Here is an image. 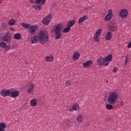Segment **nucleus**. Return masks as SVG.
<instances>
[{
  "label": "nucleus",
  "instance_id": "obj_46",
  "mask_svg": "<svg viewBox=\"0 0 131 131\" xmlns=\"http://www.w3.org/2000/svg\"><path fill=\"white\" fill-rule=\"evenodd\" d=\"M5 27V26L4 25H2V27H3V28H4V27Z\"/></svg>",
  "mask_w": 131,
  "mask_h": 131
},
{
  "label": "nucleus",
  "instance_id": "obj_6",
  "mask_svg": "<svg viewBox=\"0 0 131 131\" xmlns=\"http://www.w3.org/2000/svg\"><path fill=\"white\" fill-rule=\"evenodd\" d=\"M19 92L17 90L15 91L13 89H10V96L14 98L19 95Z\"/></svg>",
  "mask_w": 131,
  "mask_h": 131
},
{
  "label": "nucleus",
  "instance_id": "obj_29",
  "mask_svg": "<svg viewBox=\"0 0 131 131\" xmlns=\"http://www.w3.org/2000/svg\"><path fill=\"white\" fill-rule=\"evenodd\" d=\"M11 47L8 45L6 46L5 47L4 52V53H6L7 51H9Z\"/></svg>",
  "mask_w": 131,
  "mask_h": 131
},
{
  "label": "nucleus",
  "instance_id": "obj_26",
  "mask_svg": "<svg viewBox=\"0 0 131 131\" xmlns=\"http://www.w3.org/2000/svg\"><path fill=\"white\" fill-rule=\"evenodd\" d=\"M66 27L63 30V32L64 33H67L70 30L71 28L68 26L67 25Z\"/></svg>",
  "mask_w": 131,
  "mask_h": 131
},
{
  "label": "nucleus",
  "instance_id": "obj_45",
  "mask_svg": "<svg viewBox=\"0 0 131 131\" xmlns=\"http://www.w3.org/2000/svg\"><path fill=\"white\" fill-rule=\"evenodd\" d=\"M121 105H123V102H121Z\"/></svg>",
  "mask_w": 131,
  "mask_h": 131
},
{
  "label": "nucleus",
  "instance_id": "obj_15",
  "mask_svg": "<svg viewBox=\"0 0 131 131\" xmlns=\"http://www.w3.org/2000/svg\"><path fill=\"white\" fill-rule=\"evenodd\" d=\"M116 24L113 23L110 26V27H111V28L110 29L111 30V31H115L117 28Z\"/></svg>",
  "mask_w": 131,
  "mask_h": 131
},
{
  "label": "nucleus",
  "instance_id": "obj_43",
  "mask_svg": "<svg viewBox=\"0 0 131 131\" xmlns=\"http://www.w3.org/2000/svg\"><path fill=\"white\" fill-rule=\"evenodd\" d=\"M10 29L11 30L13 31H14V28L13 27L10 28Z\"/></svg>",
  "mask_w": 131,
  "mask_h": 131
},
{
  "label": "nucleus",
  "instance_id": "obj_21",
  "mask_svg": "<svg viewBox=\"0 0 131 131\" xmlns=\"http://www.w3.org/2000/svg\"><path fill=\"white\" fill-rule=\"evenodd\" d=\"M112 36V35L111 32L108 31L105 36V38L106 39L109 40L111 39Z\"/></svg>",
  "mask_w": 131,
  "mask_h": 131
},
{
  "label": "nucleus",
  "instance_id": "obj_30",
  "mask_svg": "<svg viewBox=\"0 0 131 131\" xmlns=\"http://www.w3.org/2000/svg\"><path fill=\"white\" fill-rule=\"evenodd\" d=\"M106 108L108 110H110L113 108L112 105L110 104H107L106 105Z\"/></svg>",
  "mask_w": 131,
  "mask_h": 131
},
{
  "label": "nucleus",
  "instance_id": "obj_35",
  "mask_svg": "<svg viewBox=\"0 0 131 131\" xmlns=\"http://www.w3.org/2000/svg\"><path fill=\"white\" fill-rule=\"evenodd\" d=\"M101 32V29H98L96 32L95 35H98V36H100L99 34H100Z\"/></svg>",
  "mask_w": 131,
  "mask_h": 131
},
{
  "label": "nucleus",
  "instance_id": "obj_39",
  "mask_svg": "<svg viewBox=\"0 0 131 131\" xmlns=\"http://www.w3.org/2000/svg\"><path fill=\"white\" fill-rule=\"evenodd\" d=\"M42 0H36L35 1V3L39 4Z\"/></svg>",
  "mask_w": 131,
  "mask_h": 131
},
{
  "label": "nucleus",
  "instance_id": "obj_10",
  "mask_svg": "<svg viewBox=\"0 0 131 131\" xmlns=\"http://www.w3.org/2000/svg\"><path fill=\"white\" fill-rule=\"evenodd\" d=\"M105 59L103 57H99L98 58L97 63L99 66H101L104 64L105 61H104Z\"/></svg>",
  "mask_w": 131,
  "mask_h": 131
},
{
  "label": "nucleus",
  "instance_id": "obj_11",
  "mask_svg": "<svg viewBox=\"0 0 131 131\" xmlns=\"http://www.w3.org/2000/svg\"><path fill=\"white\" fill-rule=\"evenodd\" d=\"M69 121H65L63 122L62 123L60 127L61 128H65L69 126Z\"/></svg>",
  "mask_w": 131,
  "mask_h": 131
},
{
  "label": "nucleus",
  "instance_id": "obj_40",
  "mask_svg": "<svg viewBox=\"0 0 131 131\" xmlns=\"http://www.w3.org/2000/svg\"><path fill=\"white\" fill-rule=\"evenodd\" d=\"M131 47V41H130L128 44L127 47L128 48H130Z\"/></svg>",
  "mask_w": 131,
  "mask_h": 131
},
{
  "label": "nucleus",
  "instance_id": "obj_7",
  "mask_svg": "<svg viewBox=\"0 0 131 131\" xmlns=\"http://www.w3.org/2000/svg\"><path fill=\"white\" fill-rule=\"evenodd\" d=\"M108 14L105 17L104 19L106 21H107L111 19L113 16V14L112 13V10H110L108 12Z\"/></svg>",
  "mask_w": 131,
  "mask_h": 131
},
{
  "label": "nucleus",
  "instance_id": "obj_8",
  "mask_svg": "<svg viewBox=\"0 0 131 131\" xmlns=\"http://www.w3.org/2000/svg\"><path fill=\"white\" fill-rule=\"evenodd\" d=\"M121 17L123 18L127 17L128 15V11L125 9H122L119 12Z\"/></svg>",
  "mask_w": 131,
  "mask_h": 131
},
{
  "label": "nucleus",
  "instance_id": "obj_25",
  "mask_svg": "<svg viewBox=\"0 0 131 131\" xmlns=\"http://www.w3.org/2000/svg\"><path fill=\"white\" fill-rule=\"evenodd\" d=\"M83 118V116L81 115H80L77 116L76 120L79 122H81L82 121Z\"/></svg>",
  "mask_w": 131,
  "mask_h": 131
},
{
  "label": "nucleus",
  "instance_id": "obj_34",
  "mask_svg": "<svg viewBox=\"0 0 131 131\" xmlns=\"http://www.w3.org/2000/svg\"><path fill=\"white\" fill-rule=\"evenodd\" d=\"M7 45L6 43L4 42H2L1 43H0V46L2 47L5 48Z\"/></svg>",
  "mask_w": 131,
  "mask_h": 131
},
{
  "label": "nucleus",
  "instance_id": "obj_18",
  "mask_svg": "<svg viewBox=\"0 0 131 131\" xmlns=\"http://www.w3.org/2000/svg\"><path fill=\"white\" fill-rule=\"evenodd\" d=\"M6 127V125L4 123H0V131H6L4 129Z\"/></svg>",
  "mask_w": 131,
  "mask_h": 131
},
{
  "label": "nucleus",
  "instance_id": "obj_47",
  "mask_svg": "<svg viewBox=\"0 0 131 131\" xmlns=\"http://www.w3.org/2000/svg\"><path fill=\"white\" fill-rule=\"evenodd\" d=\"M89 123L88 124V123H87V125H86V126H89Z\"/></svg>",
  "mask_w": 131,
  "mask_h": 131
},
{
  "label": "nucleus",
  "instance_id": "obj_1",
  "mask_svg": "<svg viewBox=\"0 0 131 131\" xmlns=\"http://www.w3.org/2000/svg\"><path fill=\"white\" fill-rule=\"evenodd\" d=\"M48 31L45 30L40 31L38 33V36L36 35L31 38L30 41L32 42H30L32 43H36L38 41L42 45H44L48 41Z\"/></svg>",
  "mask_w": 131,
  "mask_h": 131
},
{
  "label": "nucleus",
  "instance_id": "obj_23",
  "mask_svg": "<svg viewBox=\"0 0 131 131\" xmlns=\"http://www.w3.org/2000/svg\"><path fill=\"white\" fill-rule=\"evenodd\" d=\"M21 26L26 29L29 28L31 25L29 24L25 23H23L21 24Z\"/></svg>",
  "mask_w": 131,
  "mask_h": 131
},
{
  "label": "nucleus",
  "instance_id": "obj_24",
  "mask_svg": "<svg viewBox=\"0 0 131 131\" xmlns=\"http://www.w3.org/2000/svg\"><path fill=\"white\" fill-rule=\"evenodd\" d=\"M13 38L17 40H19L21 39V35L20 34L17 33L14 35Z\"/></svg>",
  "mask_w": 131,
  "mask_h": 131
},
{
  "label": "nucleus",
  "instance_id": "obj_9",
  "mask_svg": "<svg viewBox=\"0 0 131 131\" xmlns=\"http://www.w3.org/2000/svg\"><path fill=\"white\" fill-rule=\"evenodd\" d=\"M3 40L9 43L11 40L12 38L11 36L9 34H6L3 37Z\"/></svg>",
  "mask_w": 131,
  "mask_h": 131
},
{
  "label": "nucleus",
  "instance_id": "obj_20",
  "mask_svg": "<svg viewBox=\"0 0 131 131\" xmlns=\"http://www.w3.org/2000/svg\"><path fill=\"white\" fill-rule=\"evenodd\" d=\"M112 59V56L111 54L109 55L107 57L105 58L104 61L106 62H108L111 61Z\"/></svg>",
  "mask_w": 131,
  "mask_h": 131
},
{
  "label": "nucleus",
  "instance_id": "obj_41",
  "mask_svg": "<svg viewBox=\"0 0 131 131\" xmlns=\"http://www.w3.org/2000/svg\"><path fill=\"white\" fill-rule=\"evenodd\" d=\"M41 4H43L45 3V0H42Z\"/></svg>",
  "mask_w": 131,
  "mask_h": 131
},
{
  "label": "nucleus",
  "instance_id": "obj_14",
  "mask_svg": "<svg viewBox=\"0 0 131 131\" xmlns=\"http://www.w3.org/2000/svg\"><path fill=\"white\" fill-rule=\"evenodd\" d=\"M79 107L78 105L77 104H74L71 107L70 109V111H72L73 110H77L79 109Z\"/></svg>",
  "mask_w": 131,
  "mask_h": 131
},
{
  "label": "nucleus",
  "instance_id": "obj_37",
  "mask_svg": "<svg viewBox=\"0 0 131 131\" xmlns=\"http://www.w3.org/2000/svg\"><path fill=\"white\" fill-rule=\"evenodd\" d=\"M70 84V82L69 81V80H68L66 82V84H65V85H69Z\"/></svg>",
  "mask_w": 131,
  "mask_h": 131
},
{
  "label": "nucleus",
  "instance_id": "obj_12",
  "mask_svg": "<svg viewBox=\"0 0 131 131\" xmlns=\"http://www.w3.org/2000/svg\"><path fill=\"white\" fill-rule=\"evenodd\" d=\"M35 86V85L33 83H31L29 88L27 90V93L29 94L34 89Z\"/></svg>",
  "mask_w": 131,
  "mask_h": 131
},
{
  "label": "nucleus",
  "instance_id": "obj_16",
  "mask_svg": "<svg viewBox=\"0 0 131 131\" xmlns=\"http://www.w3.org/2000/svg\"><path fill=\"white\" fill-rule=\"evenodd\" d=\"M80 56L79 52H75L73 55V60H76Z\"/></svg>",
  "mask_w": 131,
  "mask_h": 131
},
{
  "label": "nucleus",
  "instance_id": "obj_28",
  "mask_svg": "<svg viewBox=\"0 0 131 131\" xmlns=\"http://www.w3.org/2000/svg\"><path fill=\"white\" fill-rule=\"evenodd\" d=\"M15 21L13 19H12L9 20L8 22V24L10 25H13L15 24Z\"/></svg>",
  "mask_w": 131,
  "mask_h": 131
},
{
  "label": "nucleus",
  "instance_id": "obj_44",
  "mask_svg": "<svg viewBox=\"0 0 131 131\" xmlns=\"http://www.w3.org/2000/svg\"><path fill=\"white\" fill-rule=\"evenodd\" d=\"M109 62H107V63H106L104 65V66H107V65H108L109 64Z\"/></svg>",
  "mask_w": 131,
  "mask_h": 131
},
{
  "label": "nucleus",
  "instance_id": "obj_19",
  "mask_svg": "<svg viewBox=\"0 0 131 131\" xmlns=\"http://www.w3.org/2000/svg\"><path fill=\"white\" fill-rule=\"evenodd\" d=\"M87 18V17L86 16H84L80 18L78 20L79 24H82L83 22Z\"/></svg>",
  "mask_w": 131,
  "mask_h": 131
},
{
  "label": "nucleus",
  "instance_id": "obj_50",
  "mask_svg": "<svg viewBox=\"0 0 131 131\" xmlns=\"http://www.w3.org/2000/svg\"><path fill=\"white\" fill-rule=\"evenodd\" d=\"M108 17H110V16H108Z\"/></svg>",
  "mask_w": 131,
  "mask_h": 131
},
{
  "label": "nucleus",
  "instance_id": "obj_36",
  "mask_svg": "<svg viewBox=\"0 0 131 131\" xmlns=\"http://www.w3.org/2000/svg\"><path fill=\"white\" fill-rule=\"evenodd\" d=\"M128 61V56H126L125 58V62L124 63V65H126V63Z\"/></svg>",
  "mask_w": 131,
  "mask_h": 131
},
{
  "label": "nucleus",
  "instance_id": "obj_48",
  "mask_svg": "<svg viewBox=\"0 0 131 131\" xmlns=\"http://www.w3.org/2000/svg\"><path fill=\"white\" fill-rule=\"evenodd\" d=\"M108 82V81L107 80L106 81V82Z\"/></svg>",
  "mask_w": 131,
  "mask_h": 131
},
{
  "label": "nucleus",
  "instance_id": "obj_42",
  "mask_svg": "<svg viewBox=\"0 0 131 131\" xmlns=\"http://www.w3.org/2000/svg\"><path fill=\"white\" fill-rule=\"evenodd\" d=\"M30 2L32 3H35V2L34 1V0H31L30 1Z\"/></svg>",
  "mask_w": 131,
  "mask_h": 131
},
{
  "label": "nucleus",
  "instance_id": "obj_31",
  "mask_svg": "<svg viewBox=\"0 0 131 131\" xmlns=\"http://www.w3.org/2000/svg\"><path fill=\"white\" fill-rule=\"evenodd\" d=\"M35 9L37 10H41L42 9V7L40 4H39L38 5H36L35 6Z\"/></svg>",
  "mask_w": 131,
  "mask_h": 131
},
{
  "label": "nucleus",
  "instance_id": "obj_2",
  "mask_svg": "<svg viewBox=\"0 0 131 131\" xmlns=\"http://www.w3.org/2000/svg\"><path fill=\"white\" fill-rule=\"evenodd\" d=\"M118 98L116 93L113 92L109 95L107 101L109 104H114L116 103Z\"/></svg>",
  "mask_w": 131,
  "mask_h": 131
},
{
  "label": "nucleus",
  "instance_id": "obj_5",
  "mask_svg": "<svg viewBox=\"0 0 131 131\" xmlns=\"http://www.w3.org/2000/svg\"><path fill=\"white\" fill-rule=\"evenodd\" d=\"M10 89L8 90L4 89L2 90L1 91V95L3 97L7 96H10Z\"/></svg>",
  "mask_w": 131,
  "mask_h": 131
},
{
  "label": "nucleus",
  "instance_id": "obj_49",
  "mask_svg": "<svg viewBox=\"0 0 131 131\" xmlns=\"http://www.w3.org/2000/svg\"><path fill=\"white\" fill-rule=\"evenodd\" d=\"M110 119V121H111V119Z\"/></svg>",
  "mask_w": 131,
  "mask_h": 131
},
{
  "label": "nucleus",
  "instance_id": "obj_27",
  "mask_svg": "<svg viewBox=\"0 0 131 131\" xmlns=\"http://www.w3.org/2000/svg\"><path fill=\"white\" fill-rule=\"evenodd\" d=\"M30 105L32 106H35L36 105V100L35 99L32 100L30 102Z\"/></svg>",
  "mask_w": 131,
  "mask_h": 131
},
{
  "label": "nucleus",
  "instance_id": "obj_33",
  "mask_svg": "<svg viewBox=\"0 0 131 131\" xmlns=\"http://www.w3.org/2000/svg\"><path fill=\"white\" fill-rule=\"evenodd\" d=\"M94 39L96 42L99 41V36L97 35H95L94 37Z\"/></svg>",
  "mask_w": 131,
  "mask_h": 131
},
{
  "label": "nucleus",
  "instance_id": "obj_13",
  "mask_svg": "<svg viewBox=\"0 0 131 131\" xmlns=\"http://www.w3.org/2000/svg\"><path fill=\"white\" fill-rule=\"evenodd\" d=\"M37 26V25H35V26H33V25H31L30 27L29 28V31L30 34L32 35L34 34L36 31L35 29L36 28Z\"/></svg>",
  "mask_w": 131,
  "mask_h": 131
},
{
  "label": "nucleus",
  "instance_id": "obj_3",
  "mask_svg": "<svg viewBox=\"0 0 131 131\" xmlns=\"http://www.w3.org/2000/svg\"><path fill=\"white\" fill-rule=\"evenodd\" d=\"M55 27L54 32L55 34V36L56 37V39H60L61 37V34L60 32V31L61 28V26L60 25L58 24L55 26Z\"/></svg>",
  "mask_w": 131,
  "mask_h": 131
},
{
  "label": "nucleus",
  "instance_id": "obj_22",
  "mask_svg": "<svg viewBox=\"0 0 131 131\" xmlns=\"http://www.w3.org/2000/svg\"><path fill=\"white\" fill-rule=\"evenodd\" d=\"M75 23V21L72 20L70 21L67 24V25L69 27L72 26Z\"/></svg>",
  "mask_w": 131,
  "mask_h": 131
},
{
  "label": "nucleus",
  "instance_id": "obj_17",
  "mask_svg": "<svg viewBox=\"0 0 131 131\" xmlns=\"http://www.w3.org/2000/svg\"><path fill=\"white\" fill-rule=\"evenodd\" d=\"M92 64V62L91 61L89 60L86 62H84L83 63V64L84 67L86 68L91 65Z\"/></svg>",
  "mask_w": 131,
  "mask_h": 131
},
{
  "label": "nucleus",
  "instance_id": "obj_32",
  "mask_svg": "<svg viewBox=\"0 0 131 131\" xmlns=\"http://www.w3.org/2000/svg\"><path fill=\"white\" fill-rule=\"evenodd\" d=\"M46 60L47 61H53V57H52L49 58L48 57H46Z\"/></svg>",
  "mask_w": 131,
  "mask_h": 131
},
{
  "label": "nucleus",
  "instance_id": "obj_4",
  "mask_svg": "<svg viewBox=\"0 0 131 131\" xmlns=\"http://www.w3.org/2000/svg\"><path fill=\"white\" fill-rule=\"evenodd\" d=\"M52 17L51 14H49L42 20V23L45 25H48Z\"/></svg>",
  "mask_w": 131,
  "mask_h": 131
},
{
  "label": "nucleus",
  "instance_id": "obj_38",
  "mask_svg": "<svg viewBox=\"0 0 131 131\" xmlns=\"http://www.w3.org/2000/svg\"><path fill=\"white\" fill-rule=\"evenodd\" d=\"M118 68L116 67H115L113 70V72H115L118 70Z\"/></svg>",
  "mask_w": 131,
  "mask_h": 131
}]
</instances>
